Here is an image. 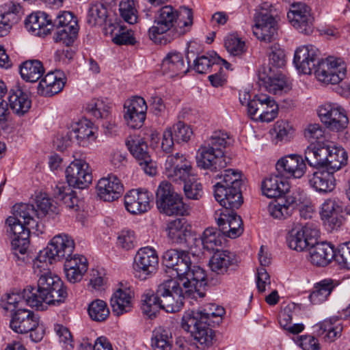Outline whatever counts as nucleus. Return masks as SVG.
Masks as SVG:
<instances>
[{
    "label": "nucleus",
    "instance_id": "obj_1",
    "mask_svg": "<svg viewBox=\"0 0 350 350\" xmlns=\"http://www.w3.org/2000/svg\"><path fill=\"white\" fill-rule=\"evenodd\" d=\"M319 55L314 46H303L295 51L293 63L303 74L310 75L314 70L318 80L325 84L340 83L346 73L345 62L333 57L321 59Z\"/></svg>",
    "mask_w": 350,
    "mask_h": 350
},
{
    "label": "nucleus",
    "instance_id": "obj_2",
    "mask_svg": "<svg viewBox=\"0 0 350 350\" xmlns=\"http://www.w3.org/2000/svg\"><path fill=\"white\" fill-rule=\"evenodd\" d=\"M193 25L191 9L181 7L178 12L171 5L162 7L148 30L150 38L155 43L166 44L175 37L188 32Z\"/></svg>",
    "mask_w": 350,
    "mask_h": 350
},
{
    "label": "nucleus",
    "instance_id": "obj_3",
    "mask_svg": "<svg viewBox=\"0 0 350 350\" xmlns=\"http://www.w3.org/2000/svg\"><path fill=\"white\" fill-rule=\"evenodd\" d=\"M48 267L33 269L39 277L37 288L29 286L23 289V296L27 304L38 310L43 309L44 303L48 305L62 303L68 295L60 278L52 273Z\"/></svg>",
    "mask_w": 350,
    "mask_h": 350
},
{
    "label": "nucleus",
    "instance_id": "obj_4",
    "mask_svg": "<svg viewBox=\"0 0 350 350\" xmlns=\"http://www.w3.org/2000/svg\"><path fill=\"white\" fill-rule=\"evenodd\" d=\"M162 262L169 270L175 271L182 286L185 288V293L189 292V287L200 286L205 281L206 274L200 266L193 264L189 252L168 250L164 252Z\"/></svg>",
    "mask_w": 350,
    "mask_h": 350
},
{
    "label": "nucleus",
    "instance_id": "obj_5",
    "mask_svg": "<svg viewBox=\"0 0 350 350\" xmlns=\"http://www.w3.org/2000/svg\"><path fill=\"white\" fill-rule=\"evenodd\" d=\"M230 145L229 135L217 131L206 140L199 148L196 155L198 167L217 172L226 167L224 149Z\"/></svg>",
    "mask_w": 350,
    "mask_h": 350
},
{
    "label": "nucleus",
    "instance_id": "obj_6",
    "mask_svg": "<svg viewBox=\"0 0 350 350\" xmlns=\"http://www.w3.org/2000/svg\"><path fill=\"white\" fill-rule=\"evenodd\" d=\"M216 178L220 179V181L214 185L216 200L224 208H239L243 202L241 191V172L228 169L224 171V174H217Z\"/></svg>",
    "mask_w": 350,
    "mask_h": 350
},
{
    "label": "nucleus",
    "instance_id": "obj_7",
    "mask_svg": "<svg viewBox=\"0 0 350 350\" xmlns=\"http://www.w3.org/2000/svg\"><path fill=\"white\" fill-rule=\"evenodd\" d=\"M75 249L74 240L67 234L55 236L47 247L40 251L33 260V268L40 269L51 265L54 261L70 256Z\"/></svg>",
    "mask_w": 350,
    "mask_h": 350
},
{
    "label": "nucleus",
    "instance_id": "obj_8",
    "mask_svg": "<svg viewBox=\"0 0 350 350\" xmlns=\"http://www.w3.org/2000/svg\"><path fill=\"white\" fill-rule=\"evenodd\" d=\"M196 287H189V292L185 293V288L181 287L180 283L174 279L165 281L158 286V296L160 299L161 309L167 312H178L183 306L185 297H190Z\"/></svg>",
    "mask_w": 350,
    "mask_h": 350
},
{
    "label": "nucleus",
    "instance_id": "obj_9",
    "mask_svg": "<svg viewBox=\"0 0 350 350\" xmlns=\"http://www.w3.org/2000/svg\"><path fill=\"white\" fill-rule=\"evenodd\" d=\"M156 204L161 213L168 216L187 214V206L183 203L182 198L173 185L167 181H162L157 188Z\"/></svg>",
    "mask_w": 350,
    "mask_h": 350
},
{
    "label": "nucleus",
    "instance_id": "obj_10",
    "mask_svg": "<svg viewBox=\"0 0 350 350\" xmlns=\"http://www.w3.org/2000/svg\"><path fill=\"white\" fill-rule=\"evenodd\" d=\"M6 232L12 238V245L14 250V256L17 260H25L26 253L29 245V235L31 230L38 228H31L16 217H8L5 223Z\"/></svg>",
    "mask_w": 350,
    "mask_h": 350
},
{
    "label": "nucleus",
    "instance_id": "obj_11",
    "mask_svg": "<svg viewBox=\"0 0 350 350\" xmlns=\"http://www.w3.org/2000/svg\"><path fill=\"white\" fill-rule=\"evenodd\" d=\"M277 29L275 12L271 5L267 2L263 3L255 16V25L253 27L254 36L260 40L270 42L275 38Z\"/></svg>",
    "mask_w": 350,
    "mask_h": 350
},
{
    "label": "nucleus",
    "instance_id": "obj_12",
    "mask_svg": "<svg viewBox=\"0 0 350 350\" xmlns=\"http://www.w3.org/2000/svg\"><path fill=\"white\" fill-rule=\"evenodd\" d=\"M319 237V231L314 224H297L288 231L286 242L291 249L302 252L314 245Z\"/></svg>",
    "mask_w": 350,
    "mask_h": 350
},
{
    "label": "nucleus",
    "instance_id": "obj_13",
    "mask_svg": "<svg viewBox=\"0 0 350 350\" xmlns=\"http://www.w3.org/2000/svg\"><path fill=\"white\" fill-rule=\"evenodd\" d=\"M318 115L326 128L332 131H342L349 124L345 110L336 103L321 105L318 109Z\"/></svg>",
    "mask_w": 350,
    "mask_h": 350
},
{
    "label": "nucleus",
    "instance_id": "obj_14",
    "mask_svg": "<svg viewBox=\"0 0 350 350\" xmlns=\"http://www.w3.org/2000/svg\"><path fill=\"white\" fill-rule=\"evenodd\" d=\"M191 165L186 157L180 153L168 155L165 163V174L175 183L188 182L191 175Z\"/></svg>",
    "mask_w": 350,
    "mask_h": 350
},
{
    "label": "nucleus",
    "instance_id": "obj_15",
    "mask_svg": "<svg viewBox=\"0 0 350 350\" xmlns=\"http://www.w3.org/2000/svg\"><path fill=\"white\" fill-rule=\"evenodd\" d=\"M291 25L300 33L309 35L314 29V17L311 10L305 3H293L287 14Z\"/></svg>",
    "mask_w": 350,
    "mask_h": 350
},
{
    "label": "nucleus",
    "instance_id": "obj_16",
    "mask_svg": "<svg viewBox=\"0 0 350 350\" xmlns=\"http://www.w3.org/2000/svg\"><path fill=\"white\" fill-rule=\"evenodd\" d=\"M258 78L259 86L263 87L271 94L282 95L289 90L286 77L271 67L262 66L260 68Z\"/></svg>",
    "mask_w": 350,
    "mask_h": 350
},
{
    "label": "nucleus",
    "instance_id": "obj_17",
    "mask_svg": "<svg viewBox=\"0 0 350 350\" xmlns=\"http://www.w3.org/2000/svg\"><path fill=\"white\" fill-rule=\"evenodd\" d=\"M66 178L70 187H88L92 180V170L84 160L76 159L66 169Z\"/></svg>",
    "mask_w": 350,
    "mask_h": 350
},
{
    "label": "nucleus",
    "instance_id": "obj_18",
    "mask_svg": "<svg viewBox=\"0 0 350 350\" xmlns=\"http://www.w3.org/2000/svg\"><path fill=\"white\" fill-rule=\"evenodd\" d=\"M126 144L130 152L138 161L139 165L145 173L150 176L155 175L157 168L150 158L148 151V145L144 139L138 136L130 137Z\"/></svg>",
    "mask_w": 350,
    "mask_h": 350
},
{
    "label": "nucleus",
    "instance_id": "obj_19",
    "mask_svg": "<svg viewBox=\"0 0 350 350\" xmlns=\"http://www.w3.org/2000/svg\"><path fill=\"white\" fill-rule=\"evenodd\" d=\"M124 118L129 126L140 128L146 119L147 105L141 96H134L125 101Z\"/></svg>",
    "mask_w": 350,
    "mask_h": 350
},
{
    "label": "nucleus",
    "instance_id": "obj_20",
    "mask_svg": "<svg viewBox=\"0 0 350 350\" xmlns=\"http://www.w3.org/2000/svg\"><path fill=\"white\" fill-rule=\"evenodd\" d=\"M275 168L278 174L285 178H300L306 172V165L300 155L289 154L279 159Z\"/></svg>",
    "mask_w": 350,
    "mask_h": 350
},
{
    "label": "nucleus",
    "instance_id": "obj_21",
    "mask_svg": "<svg viewBox=\"0 0 350 350\" xmlns=\"http://www.w3.org/2000/svg\"><path fill=\"white\" fill-rule=\"evenodd\" d=\"M159 263V258L154 250L150 247L141 248L135 257V269L139 273L142 280L154 273Z\"/></svg>",
    "mask_w": 350,
    "mask_h": 350
},
{
    "label": "nucleus",
    "instance_id": "obj_22",
    "mask_svg": "<svg viewBox=\"0 0 350 350\" xmlns=\"http://www.w3.org/2000/svg\"><path fill=\"white\" fill-rule=\"evenodd\" d=\"M225 208V212L221 213L217 223L223 234L234 239L243 232V221L241 217L234 212V209Z\"/></svg>",
    "mask_w": 350,
    "mask_h": 350
},
{
    "label": "nucleus",
    "instance_id": "obj_23",
    "mask_svg": "<svg viewBox=\"0 0 350 350\" xmlns=\"http://www.w3.org/2000/svg\"><path fill=\"white\" fill-rule=\"evenodd\" d=\"M38 319V316L34 312L25 308H18L11 314L10 327L17 334H27L37 325Z\"/></svg>",
    "mask_w": 350,
    "mask_h": 350
},
{
    "label": "nucleus",
    "instance_id": "obj_24",
    "mask_svg": "<svg viewBox=\"0 0 350 350\" xmlns=\"http://www.w3.org/2000/svg\"><path fill=\"white\" fill-rule=\"evenodd\" d=\"M98 196L105 202L118 200L122 194L123 185L117 176L109 175L100 178L96 185Z\"/></svg>",
    "mask_w": 350,
    "mask_h": 350
},
{
    "label": "nucleus",
    "instance_id": "obj_25",
    "mask_svg": "<svg viewBox=\"0 0 350 350\" xmlns=\"http://www.w3.org/2000/svg\"><path fill=\"white\" fill-rule=\"evenodd\" d=\"M96 138L94 129L91 126V123L81 122L76 127L68 131L64 137H62L64 141L62 145L67 147L75 139L79 146L85 147L94 142Z\"/></svg>",
    "mask_w": 350,
    "mask_h": 350
},
{
    "label": "nucleus",
    "instance_id": "obj_26",
    "mask_svg": "<svg viewBox=\"0 0 350 350\" xmlns=\"http://www.w3.org/2000/svg\"><path fill=\"white\" fill-rule=\"evenodd\" d=\"M310 186L316 191L327 193L332 191L336 186L334 172L326 168L314 169L308 175Z\"/></svg>",
    "mask_w": 350,
    "mask_h": 350
},
{
    "label": "nucleus",
    "instance_id": "obj_27",
    "mask_svg": "<svg viewBox=\"0 0 350 350\" xmlns=\"http://www.w3.org/2000/svg\"><path fill=\"white\" fill-rule=\"evenodd\" d=\"M126 209L133 215L141 214L150 209V197L146 191L131 190L124 196Z\"/></svg>",
    "mask_w": 350,
    "mask_h": 350
},
{
    "label": "nucleus",
    "instance_id": "obj_28",
    "mask_svg": "<svg viewBox=\"0 0 350 350\" xmlns=\"http://www.w3.org/2000/svg\"><path fill=\"white\" fill-rule=\"evenodd\" d=\"M63 75L58 70L47 73L38 85V92L44 96H51L59 93L65 85Z\"/></svg>",
    "mask_w": 350,
    "mask_h": 350
},
{
    "label": "nucleus",
    "instance_id": "obj_29",
    "mask_svg": "<svg viewBox=\"0 0 350 350\" xmlns=\"http://www.w3.org/2000/svg\"><path fill=\"white\" fill-rule=\"evenodd\" d=\"M25 27L36 36H45L53 29L51 18L45 12H38L30 14L25 20Z\"/></svg>",
    "mask_w": 350,
    "mask_h": 350
},
{
    "label": "nucleus",
    "instance_id": "obj_30",
    "mask_svg": "<svg viewBox=\"0 0 350 350\" xmlns=\"http://www.w3.org/2000/svg\"><path fill=\"white\" fill-rule=\"evenodd\" d=\"M236 256L228 250H218L209 260V267L212 271L217 274H224L228 271L230 267L236 265Z\"/></svg>",
    "mask_w": 350,
    "mask_h": 350
},
{
    "label": "nucleus",
    "instance_id": "obj_31",
    "mask_svg": "<svg viewBox=\"0 0 350 350\" xmlns=\"http://www.w3.org/2000/svg\"><path fill=\"white\" fill-rule=\"evenodd\" d=\"M288 182L278 174H271L262 182V191L268 198L282 197L289 191Z\"/></svg>",
    "mask_w": 350,
    "mask_h": 350
},
{
    "label": "nucleus",
    "instance_id": "obj_32",
    "mask_svg": "<svg viewBox=\"0 0 350 350\" xmlns=\"http://www.w3.org/2000/svg\"><path fill=\"white\" fill-rule=\"evenodd\" d=\"M310 260L313 265L324 267L328 265L334 258L335 250L329 243L325 242L317 243L310 245Z\"/></svg>",
    "mask_w": 350,
    "mask_h": 350
},
{
    "label": "nucleus",
    "instance_id": "obj_33",
    "mask_svg": "<svg viewBox=\"0 0 350 350\" xmlns=\"http://www.w3.org/2000/svg\"><path fill=\"white\" fill-rule=\"evenodd\" d=\"M161 69L164 74H168L170 77H174L180 74H185L188 71L183 61L181 53L173 51L170 52L163 59L161 64Z\"/></svg>",
    "mask_w": 350,
    "mask_h": 350
},
{
    "label": "nucleus",
    "instance_id": "obj_34",
    "mask_svg": "<svg viewBox=\"0 0 350 350\" xmlns=\"http://www.w3.org/2000/svg\"><path fill=\"white\" fill-rule=\"evenodd\" d=\"M133 292L129 288L118 289L111 299L113 312L120 316L132 308Z\"/></svg>",
    "mask_w": 350,
    "mask_h": 350
},
{
    "label": "nucleus",
    "instance_id": "obj_35",
    "mask_svg": "<svg viewBox=\"0 0 350 350\" xmlns=\"http://www.w3.org/2000/svg\"><path fill=\"white\" fill-rule=\"evenodd\" d=\"M8 100L11 109L19 116L27 112L31 107V102L28 94L19 88L10 92Z\"/></svg>",
    "mask_w": 350,
    "mask_h": 350
},
{
    "label": "nucleus",
    "instance_id": "obj_36",
    "mask_svg": "<svg viewBox=\"0 0 350 350\" xmlns=\"http://www.w3.org/2000/svg\"><path fill=\"white\" fill-rule=\"evenodd\" d=\"M36 211L33 204L21 203L13 206L12 215L10 217H16L31 228H38V221L36 220Z\"/></svg>",
    "mask_w": 350,
    "mask_h": 350
},
{
    "label": "nucleus",
    "instance_id": "obj_37",
    "mask_svg": "<svg viewBox=\"0 0 350 350\" xmlns=\"http://www.w3.org/2000/svg\"><path fill=\"white\" fill-rule=\"evenodd\" d=\"M185 219L177 218L168 222L167 226V236L173 242L182 244L186 242L187 237L190 234L185 226Z\"/></svg>",
    "mask_w": 350,
    "mask_h": 350
},
{
    "label": "nucleus",
    "instance_id": "obj_38",
    "mask_svg": "<svg viewBox=\"0 0 350 350\" xmlns=\"http://www.w3.org/2000/svg\"><path fill=\"white\" fill-rule=\"evenodd\" d=\"M172 345L173 338L169 329L160 326L152 331L151 346L153 350H172Z\"/></svg>",
    "mask_w": 350,
    "mask_h": 350
},
{
    "label": "nucleus",
    "instance_id": "obj_39",
    "mask_svg": "<svg viewBox=\"0 0 350 350\" xmlns=\"http://www.w3.org/2000/svg\"><path fill=\"white\" fill-rule=\"evenodd\" d=\"M327 148L326 169L334 172L346 165L348 157L344 148L336 146H327Z\"/></svg>",
    "mask_w": 350,
    "mask_h": 350
},
{
    "label": "nucleus",
    "instance_id": "obj_40",
    "mask_svg": "<svg viewBox=\"0 0 350 350\" xmlns=\"http://www.w3.org/2000/svg\"><path fill=\"white\" fill-rule=\"evenodd\" d=\"M221 58L216 54L214 56L203 55L193 59V69L200 74H206L213 70H222L220 66Z\"/></svg>",
    "mask_w": 350,
    "mask_h": 350
},
{
    "label": "nucleus",
    "instance_id": "obj_41",
    "mask_svg": "<svg viewBox=\"0 0 350 350\" xmlns=\"http://www.w3.org/2000/svg\"><path fill=\"white\" fill-rule=\"evenodd\" d=\"M338 283L332 279H325L317 283L309 299L313 304H319L327 299Z\"/></svg>",
    "mask_w": 350,
    "mask_h": 350
},
{
    "label": "nucleus",
    "instance_id": "obj_42",
    "mask_svg": "<svg viewBox=\"0 0 350 350\" xmlns=\"http://www.w3.org/2000/svg\"><path fill=\"white\" fill-rule=\"evenodd\" d=\"M44 72L43 65L38 60H27L20 66L21 77L26 81L33 83L37 81Z\"/></svg>",
    "mask_w": 350,
    "mask_h": 350
},
{
    "label": "nucleus",
    "instance_id": "obj_43",
    "mask_svg": "<svg viewBox=\"0 0 350 350\" xmlns=\"http://www.w3.org/2000/svg\"><path fill=\"white\" fill-rule=\"evenodd\" d=\"M258 120L262 122H271L278 114V105L273 98L267 95H260Z\"/></svg>",
    "mask_w": 350,
    "mask_h": 350
},
{
    "label": "nucleus",
    "instance_id": "obj_44",
    "mask_svg": "<svg viewBox=\"0 0 350 350\" xmlns=\"http://www.w3.org/2000/svg\"><path fill=\"white\" fill-rule=\"evenodd\" d=\"M105 33H109L113 36L112 40L119 45L134 44L135 38L131 31L125 30L119 24L109 23L108 27H104Z\"/></svg>",
    "mask_w": 350,
    "mask_h": 350
},
{
    "label": "nucleus",
    "instance_id": "obj_45",
    "mask_svg": "<svg viewBox=\"0 0 350 350\" xmlns=\"http://www.w3.org/2000/svg\"><path fill=\"white\" fill-rule=\"evenodd\" d=\"M226 236L217 228L208 227L204 230L201 237L203 248L207 251H214L221 246Z\"/></svg>",
    "mask_w": 350,
    "mask_h": 350
},
{
    "label": "nucleus",
    "instance_id": "obj_46",
    "mask_svg": "<svg viewBox=\"0 0 350 350\" xmlns=\"http://www.w3.org/2000/svg\"><path fill=\"white\" fill-rule=\"evenodd\" d=\"M87 23L90 26L105 25L108 27L110 21H107V10L102 3L92 4L88 12Z\"/></svg>",
    "mask_w": 350,
    "mask_h": 350
},
{
    "label": "nucleus",
    "instance_id": "obj_47",
    "mask_svg": "<svg viewBox=\"0 0 350 350\" xmlns=\"http://www.w3.org/2000/svg\"><path fill=\"white\" fill-rule=\"evenodd\" d=\"M142 310L144 314L152 319L155 317L161 309L160 299L158 296V289L155 294L149 292L142 295Z\"/></svg>",
    "mask_w": 350,
    "mask_h": 350
},
{
    "label": "nucleus",
    "instance_id": "obj_48",
    "mask_svg": "<svg viewBox=\"0 0 350 350\" xmlns=\"http://www.w3.org/2000/svg\"><path fill=\"white\" fill-rule=\"evenodd\" d=\"M214 324L215 321L202 323L201 327L191 335L194 340L201 346H198V348L204 349L213 345L215 334L214 332L209 328V326H214Z\"/></svg>",
    "mask_w": 350,
    "mask_h": 350
},
{
    "label": "nucleus",
    "instance_id": "obj_49",
    "mask_svg": "<svg viewBox=\"0 0 350 350\" xmlns=\"http://www.w3.org/2000/svg\"><path fill=\"white\" fill-rule=\"evenodd\" d=\"M206 322L201 310H198L185 313L183 317L181 325L183 329L193 335L194 332H196L201 327V324Z\"/></svg>",
    "mask_w": 350,
    "mask_h": 350
},
{
    "label": "nucleus",
    "instance_id": "obj_50",
    "mask_svg": "<svg viewBox=\"0 0 350 350\" xmlns=\"http://www.w3.org/2000/svg\"><path fill=\"white\" fill-rule=\"evenodd\" d=\"M88 312L90 319L97 322L105 321L109 315L107 304L100 299L92 301L88 306Z\"/></svg>",
    "mask_w": 350,
    "mask_h": 350
},
{
    "label": "nucleus",
    "instance_id": "obj_51",
    "mask_svg": "<svg viewBox=\"0 0 350 350\" xmlns=\"http://www.w3.org/2000/svg\"><path fill=\"white\" fill-rule=\"evenodd\" d=\"M85 109L88 113L98 119H107L109 116L110 107L102 99H92L87 104Z\"/></svg>",
    "mask_w": 350,
    "mask_h": 350
},
{
    "label": "nucleus",
    "instance_id": "obj_52",
    "mask_svg": "<svg viewBox=\"0 0 350 350\" xmlns=\"http://www.w3.org/2000/svg\"><path fill=\"white\" fill-rule=\"evenodd\" d=\"M320 330L322 331L321 334L325 333V338L333 341L340 336L342 326L338 319H331L321 323Z\"/></svg>",
    "mask_w": 350,
    "mask_h": 350
},
{
    "label": "nucleus",
    "instance_id": "obj_53",
    "mask_svg": "<svg viewBox=\"0 0 350 350\" xmlns=\"http://www.w3.org/2000/svg\"><path fill=\"white\" fill-rule=\"evenodd\" d=\"M66 27L62 29H56L57 31L54 36L55 42H62L66 46L72 45L77 38L79 32V25L74 27V29Z\"/></svg>",
    "mask_w": 350,
    "mask_h": 350
},
{
    "label": "nucleus",
    "instance_id": "obj_54",
    "mask_svg": "<svg viewBox=\"0 0 350 350\" xmlns=\"http://www.w3.org/2000/svg\"><path fill=\"white\" fill-rule=\"evenodd\" d=\"M119 11L125 22L131 25L137 22V10L133 0H122L119 4Z\"/></svg>",
    "mask_w": 350,
    "mask_h": 350
},
{
    "label": "nucleus",
    "instance_id": "obj_55",
    "mask_svg": "<svg viewBox=\"0 0 350 350\" xmlns=\"http://www.w3.org/2000/svg\"><path fill=\"white\" fill-rule=\"evenodd\" d=\"M228 52L234 56H239L245 51V42L234 34L228 36L224 42Z\"/></svg>",
    "mask_w": 350,
    "mask_h": 350
},
{
    "label": "nucleus",
    "instance_id": "obj_56",
    "mask_svg": "<svg viewBox=\"0 0 350 350\" xmlns=\"http://www.w3.org/2000/svg\"><path fill=\"white\" fill-rule=\"evenodd\" d=\"M200 310L206 322L215 321V323L217 324L219 323L222 316L225 314L224 308L215 304H208Z\"/></svg>",
    "mask_w": 350,
    "mask_h": 350
},
{
    "label": "nucleus",
    "instance_id": "obj_57",
    "mask_svg": "<svg viewBox=\"0 0 350 350\" xmlns=\"http://www.w3.org/2000/svg\"><path fill=\"white\" fill-rule=\"evenodd\" d=\"M23 295V291L21 294H8L5 299H1L0 306L5 311H10L12 313L16 310L21 308L23 302L27 304Z\"/></svg>",
    "mask_w": 350,
    "mask_h": 350
},
{
    "label": "nucleus",
    "instance_id": "obj_58",
    "mask_svg": "<svg viewBox=\"0 0 350 350\" xmlns=\"http://www.w3.org/2000/svg\"><path fill=\"white\" fill-rule=\"evenodd\" d=\"M51 25L53 29H62L68 26L69 28L74 29V27L79 25L77 18L70 12H63L58 14L53 21L51 19Z\"/></svg>",
    "mask_w": 350,
    "mask_h": 350
},
{
    "label": "nucleus",
    "instance_id": "obj_59",
    "mask_svg": "<svg viewBox=\"0 0 350 350\" xmlns=\"http://www.w3.org/2000/svg\"><path fill=\"white\" fill-rule=\"evenodd\" d=\"M183 189L186 197L188 199L199 200L202 196V186L198 182L194 176L185 182Z\"/></svg>",
    "mask_w": 350,
    "mask_h": 350
},
{
    "label": "nucleus",
    "instance_id": "obj_60",
    "mask_svg": "<svg viewBox=\"0 0 350 350\" xmlns=\"http://www.w3.org/2000/svg\"><path fill=\"white\" fill-rule=\"evenodd\" d=\"M334 258L340 265L350 269V241L338 245L335 250Z\"/></svg>",
    "mask_w": 350,
    "mask_h": 350
},
{
    "label": "nucleus",
    "instance_id": "obj_61",
    "mask_svg": "<svg viewBox=\"0 0 350 350\" xmlns=\"http://www.w3.org/2000/svg\"><path fill=\"white\" fill-rule=\"evenodd\" d=\"M172 129L174 136V140L177 143L187 142L193 134L191 129L180 121L175 124Z\"/></svg>",
    "mask_w": 350,
    "mask_h": 350
},
{
    "label": "nucleus",
    "instance_id": "obj_62",
    "mask_svg": "<svg viewBox=\"0 0 350 350\" xmlns=\"http://www.w3.org/2000/svg\"><path fill=\"white\" fill-rule=\"evenodd\" d=\"M342 209V202L339 200L328 199L322 204L321 214L322 217L325 219L334 214H340Z\"/></svg>",
    "mask_w": 350,
    "mask_h": 350
},
{
    "label": "nucleus",
    "instance_id": "obj_63",
    "mask_svg": "<svg viewBox=\"0 0 350 350\" xmlns=\"http://www.w3.org/2000/svg\"><path fill=\"white\" fill-rule=\"evenodd\" d=\"M269 52V64L275 68H280L285 66L286 54L284 51L278 45L272 46Z\"/></svg>",
    "mask_w": 350,
    "mask_h": 350
},
{
    "label": "nucleus",
    "instance_id": "obj_64",
    "mask_svg": "<svg viewBox=\"0 0 350 350\" xmlns=\"http://www.w3.org/2000/svg\"><path fill=\"white\" fill-rule=\"evenodd\" d=\"M268 211L273 218L278 219H286L291 215V208H286L283 200H275V202L270 203L268 206Z\"/></svg>",
    "mask_w": 350,
    "mask_h": 350
}]
</instances>
